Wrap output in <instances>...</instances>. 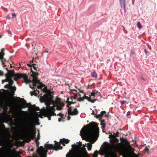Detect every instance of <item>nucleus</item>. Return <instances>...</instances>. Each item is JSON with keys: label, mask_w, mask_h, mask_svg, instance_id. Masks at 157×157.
Returning a JSON list of instances; mask_svg holds the SVG:
<instances>
[{"label": "nucleus", "mask_w": 157, "mask_h": 157, "mask_svg": "<svg viewBox=\"0 0 157 157\" xmlns=\"http://www.w3.org/2000/svg\"><path fill=\"white\" fill-rule=\"evenodd\" d=\"M53 96L52 94L45 95V97L43 98V101L45 102L46 105V109L44 107L43 109H44V116L47 117L49 120H51V117L52 116L56 115L54 113L56 107L57 110H61L64 106V103L61 101L60 99L57 98L55 101L53 100Z\"/></svg>", "instance_id": "nucleus-1"}, {"label": "nucleus", "mask_w": 157, "mask_h": 157, "mask_svg": "<svg viewBox=\"0 0 157 157\" xmlns=\"http://www.w3.org/2000/svg\"><path fill=\"white\" fill-rule=\"evenodd\" d=\"M99 133L98 127L94 126L83 127L80 132V135L83 139L89 141L93 139H97L99 136Z\"/></svg>", "instance_id": "nucleus-2"}, {"label": "nucleus", "mask_w": 157, "mask_h": 157, "mask_svg": "<svg viewBox=\"0 0 157 157\" xmlns=\"http://www.w3.org/2000/svg\"><path fill=\"white\" fill-rule=\"evenodd\" d=\"M113 150H100L99 154L104 155V157H118ZM122 155L123 157H138L134 153L133 150H130L127 151H123Z\"/></svg>", "instance_id": "nucleus-3"}, {"label": "nucleus", "mask_w": 157, "mask_h": 157, "mask_svg": "<svg viewBox=\"0 0 157 157\" xmlns=\"http://www.w3.org/2000/svg\"><path fill=\"white\" fill-rule=\"evenodd\" d=\"M38 120V117H31L29 120V124L26 123L24 125L21 127L22 130V135L23 138L27 140H28L29 142L31 138V136L29 134L30 131V127L31 126L34 124L39 125L36 124V122Z\"/></svg>", "instance_id": "nucleus-4"}, {"label": "nucleus", "mask_w": 157, "mask_h": 157, "mask_svg": "<svg viewBox=\"0 0 157 157\" xmlns=\"http://www.w3.org/2000/svg\"><path fill=\"white\" fill-rule=\"evenodd\" d=\"M5 76L6 77V78L5 80H2V83H3L5 82H8L9 80V78H10V77H14V79L15 81H17L18 79L21 78H23L24 82H25L26 84H28L31 82V80L28 79L27 76L26 75L23 74L19 73L15 74L14 73V72L11 71L6 74Z\"/></svg>", "instance_id": "nucleus-5"}, {"label": "nucleus", "mask_w": 157, "mask_h": 157, "mask_svg": "<svg viewBox=\"0 0 157 157\" xmlns=\"http://www.w3.org/2000/svg\"><path fill=\"white\" fill-rule=\"evenodd\" d=\"M83 94V97H81V95L79 94V98L78 99V101H83L85 99H86L88 101L91 102V103H94L96 101L95 99H93L94 98L95 96H99L100 93L98 92V91L96 90H94L91 93V95L90 97H88L86 96L83 93H82Z\"/></svg>", "instance_id": "nucleus-6"}, {"label": "nucleus", "mask_w": 157, "mask_h": 157, "mask_svg": "<svg viewBox=\"0 0 157 157\" xmlns=\"http://www.w3.org/2000/svg\"><path fill=\"white\" fill-rule=\"evenodd\" d=\"M45 147L47 149H51L53 148L54 150H56L61 149L63 147L62 146L60 145V144L58 142L55 145H53L52 144L48 145L47 144H45Z\"/></svg>", "instance_id": "nucleus-7"}, {"label": "nucleus", "mask_w": 157, "mask_h": 157, "mask_svg": "<svg viewBox=\"0 0 157 157\" xmlns=\"http://www.w3.org/2000/svg\"><path fill=\"white\" fill-rule=\"evenodd\" d=\"M37 75V73L36 72H33L32 77L33 79L32 80L33 86V87L36 86L37 84L39 83V81L36 78Z\"/></svg>", "instance_id": "nucleus-8"}, {"label": "nucleus", "mask_w": 157, "mask_h": 157, "mask_svg": "<svg viewBox=\"0 0 157 157\" xmlns=\"http://www.w3.org/2000/svg\"><path fill=\"white\" fill-rule=\"evenodd\" d=\"M68 115H75L78 114V111L76 108H75L73 111H72L69 108L68 110Z\"/></svg>", "instance_id": "nucleus-9"}, {"label": "nucleus", "mask_w": 157, "mask_h": 157, "mask_svg": "<svg viewBox=\"0 0 157 157\" xmlns=\"http://www.w3.org/2000/svg\"><path fill=\"white\" fill-rule=\"evenodd\" d=\"M43 147H41L39 148L37 151L38 152L39 154L40 157H46V153L43 151Z\"/></svg>", "instance_id": "nucleus-10"}, {"label": "nucleus", "mask_w": 157, "mask_h": 157, "mask_svg": "<svg viewBox=\"0 0 157 157\" xmlns=\"http://www.w3.org/2000/svg\"><path fill=\"white\" fill-rule=\"evenodd\" d=\"M75 99L73 97H71L70 98H68L67 99V106L68 107H69V106L71 105V104H74L75 102L73 101Z\"/></svg>", "instance_id": "nucleus-11"}, {"label": "nucleus", "mask_w": 157, "mask_h": 157, "mask_svg": "<svg viewBox=\"0 0 157 157\" xmlns=\"http://www.w3.org/2000/svg\"><path fill=\"white\" fill-rule=\"evenodd\" d=\"M77 154H80L82 156H84L83 154L79 152L78 151H77L74 153H68L66 155V157H72L74 155H77Z\"/></svg>", "instance_id": "nucleus-12"}, {"label": "nucleus", "mask_w": 157, "mask_h": 157, "mask_svg": "<svg viewBox=\"0 0 157 157\" xmlns=\"http://www.w3.org/2000/svg\"><path fill=\"white\" fill-rule=\"evenodd\" d=\"M120 2L121 4V8H123L124 12H126L125 0H120Z\"/></svg>", "instance_id": "nucleus-13"}, {"label": "nucleus", "mask_w": 157, "mask_h": 157, "mask_svg": "<svg viewBox=\"0 0 157 157\" xmlns=\"http://www.w3.org/2000/svg\"><path fill=\"white\" fill-rule=\"evenodd\" d=\"M6 106H10L11 108H14L15 107V105L9 101H6Z\"/></svg>", "instance_id": "nucleus-14"}, {"label": "nucleus", "mask_w": 157, "mask_h": 157, "mask_svg": "<svg viewBox=\"0 0 157 157\" xmlns=\"http://www.w3.org/2000/svg\"><path fill=\"white\" fill-rule=\"evenodd\" d=\"M30 93L31 95H34L35 96H37V94H39V91L37 90H34L33 91L31 92Z\"/></svg>", "instance_id": "nucleus-15"}, {"label": "nucleus", "mask_w": 157, "mask_h": 157, "mask_svg": "<svg viewBox=\"0 0 157 157\" xmlns=\"http://www.w3.org/2000/svg\"><path fill=\"white\" fill-rule=\"evenodd\" d=\"M37 88L38 89H43L44 91H45L46 90V88L42 84H41L37 86Z\"/></svg>", "instance_id": "nucleus-16"}, {"label": "nucleus", "mask_w": 157, "mask_h": 157, "mask_svg": "<svg viewBox=\"0 0 157 157\" xmlns=\"http://www.w3.org/2000/svg\"><path fill=\"white\" fill-rule=\"evenodd\" d=\"M12 147V146H8L5 150V152L7 153H10L11 151V148Z\"/></svg>", "instance_id": "nucleus-17"}, {"label": "nucleus", "mask_w": 157, "mask_h": 157, "mask_svg": "<svg viewBox=\"0 0 157 157\" xmlns=\"http://www.w3.org/2000/svg\"><path fill=\"white\" fill-rule=\"evenodd\" d=\"M36 146L38 147V148L37 149V150H36V151H37V153L39 155V156H40V157L39 154V153L38 152H37V151L38 150V149H39V148L40 147H42V146H40L39 147V143L37 141H36ZM43 148V151L45 153H46V152H45L44 151V149Z\"/></svg>", "instance_id": "nucleus-18"}, {"label": "nucleus", "mask_w": 157, "mask_h": 157, "mask_svg": "<svg viewBox=\"0 0 157 157\" xmlns=\"http://www.w3.org/2000/svg\"><path fill=\"white\" fill-rule=\"evenodd\" d=\"M106 113L105 111H102L101 113L97 115V117L98 118L101 117L104 114H105Z\"/></svg>", "instance_id": "nucleus-19"}, {"label": "nucleus", "mask_w": 157, "mask_h": 157, "mask_svg": "<svg viewBox=\"0 0 157 157\" xmlns=\"http://www.w3.org/2000/svg\"><path fill=\"white\" fill-rule=\"evenodd\" d=\"M13 77H10V78H9V80H8V82L9 83V84L10 85H12L13 84V81L11 79V78Z\"/></svg>", "instance_id": "nucleus-20"}, {"label": "nucleus", "mask_w": 157, "mask_h": 157, "mask_svg": "<svg viewBox=\"0 0 157 157\" xmlns=\"http://www.w3.org/2000/svg\"><path fill=\"white\" fill-rule=\"evenodd\" d=\"M91 75L92 77L94 78H96L97 77V75L95 71L91 72Z\"/></svg>", "instance_id": "nucleus-21"}, {"label": "nucleus", "mask_w": 157, "mask_h": 157, "mask_svg": "<svg viewBox=\"0 0 157 157\" xmlns=\"http://www.w3.org/2000/svg\"><path fill=\"white\" fill-rule=\"evenodd\" d=\"M92 147V145L90 143H87V148L88 150L90 151L91 150Z\"/></svg>", "instance_id": "nucleus-22"}, {"label": "nucleus", "mask_w": 157, "mask_h": 157, "mask_svg": "<svg viewBox=\"0 0 157 157\" xmlns=\"http://www.w3.org/2000/svg\"><path fill=\"white\" fill-rule=\"evenodd\" d=\"M136 25L137 27L139 29H140L142 28V25L140 22H138L137 23Z\"/></svg>", "instance_id": "nucleus-23"}, {"label": "nucleus", "mask_w": 157, "mask_h": 157, "mask_svg": "<svg viewBox=\"0 0 157 157\" xmlns=\"http://www.w3.org/2000/svg\"><path fill=\"white\" fill-rule=\"evenodd\" d=\"M61 141L63 143H67L69 142V140L67 139H62V140Z\"/></svg>", "instance_id": "nucleus-24"}, {"label": "nucleus", "mask_w": 157, "mask_h": 157, "mask_svg": "<svg viewBox=\"0 0 157 157\" xmlns=\"http://www.w3.org/2000/svg\"><path fill=\"white\" fill-rule=\"evenodd\" d=\"M72 157H84V156H82L80 154H77L76 155H74Z\"/></svg>", "instance_id": "nucleus-25"}, {"label": "nucleus", "mask_w": 157, "mask_h": 157, "mask_svg": "<svg viewBox=\"0 0 157 157\" xmlns=\"http://www.w3.org/2000/svg\"><path fill=\"white\" fill-rule=\"evenodd\" d=\"M98 155V151H95L94 154L93 156L94 157H97Z\"/></svg>", "instance_id": "nucleus-26"}, {"label": "nucleus", "mask_w": 157, "mask_h": 157, "mask_svg": "<svg viewBox=\"0 0 157 157\" xmlns=\"http://www.w3.org/2000/svg\"><path fill=\"white\" fill-rule=\"evenodd\" d=\"M15 119L18 122H20L21 121V118L19 117H16Z\"/></svg>", "instance_id": "nucleus-27"}, {"label": "nucleus", "mask_w": 157, "mask_h": 157, "mask_svg": "<svg viewBox=\"0 0 157 157\" xmlns=\"http://www.w3.org/2000/svg\"><path fill=\"white\" fill-rule=\"evenodd\" d=\"M1 59V62L2 63V64L3 65H4V62L6 61V59H4L3 58L2 59Z\"/></svg>", "instance_id": "nucleus-28"}, {"label": "nucleus", "mask_w": 157, "mask_h": 157, "mask_svg": "<svg viewBox=\"0 0 157 157\" xmlns=\"http://www.w3.org/2000/svg\"><path fill=\"white\" fill-rule=\"evenodd\" d=\"M40 139V134L39 132L38 133L37 137L35 139V140L36 141H38Z\"/></svg>", "instance_id": "nucleus-29"}, {"label": "nucleus", "mask_w": 157, "mask_h": 157, "mask_svg": "<svg viewBox=\"0 0 157 157\" xmlns=\"http://www.w3.org/2000/svg\"><path fill=\"white\" fill-rule=\"evenodd\" d=\"M9 84H7L5 86L4 88H8L9 87Z\"/></svg>", "instance_id": "nucleus-30"}, {"label": "nucleus", "mask_w": 157, "mask_h": 157, "mask_svg": "<svg viewBox=\"0 0 157 157\" xmlns=\"http://www.w3.org/2000/svg\"><path fill=\"white\" fill-rule=\"evenodd\" d=\"M16 87L15 86H13L11 87V90L14 91H15L16 90Z\"/></svg>", "instance_id": "nucleus-31"}, {"label": "nucleus", "mask_w": 157, "mask_h": 157, "mask_svg": "<svg viewBox=\"0 0 157 157\" xmlns=\"http://www.w3.org/2000/svg\"><path fill=\"white\" fill-rule=\"evenodd\" d=\"M12 17L13 18H15L16 17V15L14 13H13L12 14Z\"/></svg>", "instance_id": "nucleus-32"}, {"label": "nucleus", "mask_w": 157, "mask_h": 157, "mask_svg": "<svg viewBox=\"0 0 157 157\" xmlns=\"http://www.w3.org/2000/svg\"><path fill=\"white\" fill-rule=\"evenodd\" d=\"M125 102V101H121V105H123Z\"/></svg>", "instance_id": "nucleus-33"}, {"label": "nucleus", "mask_w": 157, "mask_h": 157, "mask_svg": "<svg viewBox=\"0 0 157 157\" xmlns=\"http://www.w3.org/2000/svg\"><path fill=\"white\" fill-rule=\"evenodd\" d=\"M13 157H21L17 155H15L13 156Z\"/></svg>", "instance_id": "nucleus-34"}, {"label": "nucleus", "mask_w": 157, "mask_h": 157, "mask_svg": "<svg viewBox=\"0 0 157 157\" xmlns=\"http://www.w3.org/2000/svg\"><path fill=\"white\" fill-rule=\"evenodd\" d=\"M130 111H128L127 113V115L128 116V115H129L130 114Z\"/></svg>", "instance_id": "nucleus-35"}, {"label": "nucleus", "mask_w": 157, "mask_h": 157, "mask_svg": "<svg viewBox=\"0 0 157 157\" xmlns=\"http://www.w3.org/2000/svg\"><path fill=\"white\" fill-rule=\"evenodd\" d=\"M70 115H69L67 117V120H69L71 119V117L69 116Z\"/></svg>", "instance_id": "nucleus-36"}, {"label": "nucleus", "mask_w": 157, "mask_h": 157, "mask_svg": "<svg viewBox=\"0 0 157 157\" xmlns=\"http://www.w3.org/2000/svg\"><path fill=\"white\" fill-rule=\"evenodd\" d=\"M3 74V73L2 71H0V75H2Z\"/></svg>", "instance_id": "nucleus-37"}, {"label": "nucleus", "mask_w": 157, "mask_h": 157, "mask_svg": "<svg viewBox=\"0 0 157 157\" xmlns=\"http://www.w3.org/2000/svg\"><path fill=\"white\" fill-rule=\"evenodd\" d=\"M125 143L127 144H129V143H128V141L127 140H126Z\"/></svg>", "instance_id": "nucleus-38"}, {"label": "nucleus", "mask_w": 157, "mask_h": 157, "mask_svg": "<svg viewBox=\"0 0 157 157\" xmlns=\"http://www.w3.org/2000/svg\"><path fill=\"white\" fill-rule=\"evenodd\" d=\"M6 18L8 19H9L10 18V16L9 15H8L6 16Z\"/></svg>", "instance_id": "nucleus-39"}, {"label": "nucleus", "mask_w": 157, "mask_h": 157, "mask_svg": "<svg viewBox=\"0 0 157 157\" xmlns=\"http://www.w3.org/2000/svg\"><path fill=\"white\" fill-rule=\"evenodd\" d=\"M5 51V49L4 48H2L1 49V51L2 52H4V51Z\"/></svg>", "instance_id": "nucleus-40"}, {"label": "nucleus", "mask_w": 157, "mask_h": 157, "mask_svg": "<svg viewBox=\"0 0 157 157\" xmlns=\"http://www.w3.org/2000/svg\"><path fill=\"white\" fill-rule=\"evenodd\" d=\"M33 68L34 69H35L36 70V67H35V66H33Z\"/></svg>", "instance_id": "nucleus-41"}, {"label": "nucleus", "mask_w": 157, "mask_h": 157, "mask_svg": "<svg viewBox=\"0 0 157 157\" xmlns=\"http://www.w3.org/2000/svg\"><path fill=\"white\" fill-rule=\"evenodd\" d=\"M61 121V120L60 118H59L58 119V121L59 122H60Z\"/></svg>", "instance_id": "nucleus-42"}, {"label": "nucleus", "mask_w": 157, "mask_h": 157, "mask_svg": "<svg viewBox=\"0 0 157 157\" xmlns=\"http://www.w3.org/2000/svg\"><path fill=\"white\" fill-rule=\"evenodd\" d=\"M48 52H47V51H44L43 52V54H44L45 53H47Z\"/></svg>", "instance_id": "nucleus-43"}, {"label": "nucleus", "mask_w": 157, "mask_h": 157, "mask_svg": "<svg viewBox=\"0 0 157 157\" xmlns=\"http://www.w3.org/2000/svg\"><path fill=\"white\" fill-rule=\"evenodd\" d=\"M39 109V108L38 107H37L36 108V110H38Z\"/></svg>", "instance_id": "nucleus-44"}, {"label": "nucleus", "mask_w": 157, "mask_h": 157, "mask_svg": "<svg viewBox=\"0 0 157 157\" xmlns=\"http://www.w3.org/2000/svg\"><path fill=\"white\" fill-rule=\"evenodd\" d=\"M144 52L145 54H147V51H146V49L144 50Z\"/></svg>", "instance_id": "nucleus-45"}, {"label": "nucleus", "mask_w": 157, "mask_h": 157, "mask_svg": "<svg viewBox=\"0 0 157 157\" xmlns=\"http://www.w3.org/2000/svg\"><path fill=\"white\" fill-rule=\"evenodd\" d=\"M146 151L147 152H148V149H146Z\"/></svg>", "instance_id": "nucleus-46"}, {"label": "nucleus", "mask_w": 157, "mask_h": 157, "mask_svg": "<svg viewBox=\"0 0 157 157\" xmlns=\"http://www.w3.org/2000/svg\"><path fill=\"white\" fill-rule=\"evenodd\" d=\"M101 125L103 126V127H105V124H101Z\"/></svg>", "instance_id": "nucleus-47"}, {"label": "nucleus", "mask_w": 157, "mask_h": 157, "mask_svg": "<svg viewBox=\"0 0 157 157\" xmlns=\"http://www.w3.org/2000/svg\"><path fill=\"white\" fill-rule=\"evenodd\" d=\"M134 52L133 51H132V52H131V54H133L134 53Z\"/></svg>", "instance_id": "nucleus-48"}, {"label": "nucleus", "mask_w": 157, "mask_h": 157, "mask_svg": "<svg viewBox=\"0 0 157 157\" xmlns=\"http://www.w3.org/2000/svg\"><path fill=\"white\" fill-rule=\"evenodd\" d=\"M124 94H125V95H126V93L125 92H124Z\"/></svg>", "instance_id": "nucleus-49"}, {"label": "nucleus", "mask_w": 157, "mask_h": 157, "mask_svg": "<svg viewBox=\"0 0 157 157\" xmlns=\"http://www.w3.org/2000/svg\"><path fill=\"white\" fill-rule=\"evenodd\" d=\"M61 113H59V114H58V115H61Z\"/></svg>", "instance_id": "nucleus-50"}, {"label": "nucleus", "mask_w": 157, "mask_h": 157, "mask_svg": "<svg viewBox=\"0 0 157 157\" xmlns=\"http://www.w3.org/2000/svg\"><path fill=\"white\" fill-rule=\"evenodd\" d=\"M155 92H156V93H157V90H156V91H155Z\"/></svg>", "instance_id": "nucleus-51"}, {"label": "nucleus", "mask_w": 157, "mask_h": 157, "mask_svg": "<svg viewBox=\"0 0 157 157\" xmlns=\"http://www.w3.org/2000/svg\"><path fill=\"white\" fill-rule=\"evenodd\" d=\"M30 87L32 89H33V87Z\"/></svg>", "instance_id": "nucleus-52"}, {"label": "nucleus", "mask_w": 157, "mask_h": 157, "mask_svg": "<svg viewBox=\"0 0 157 157\" xmlns=\"http://www.w3.org/2000/svg\"><path fill=\"white\" fill-rule=\"evenodd\" d=\"M25 112L26 113H27V111H25Z\"/></svg>", "instance_id": "nucleus-53"}, {"label": "nucleus", "mask_w": 157, "mask_h": 157, "mask_svg": "<svg viewBox=\"0 0 157 157\" xmlns=\"http://www.w3.org/2000/svg\"><path fill=\"white\" fill-rule=\"evenodd\" d=\"M142 79L143 80H144V79L143 78H142Z\"/></svg>", "instance_id": "nucleus-54"}, {"label": "nucleus", "mask_w": 157, "mask_h": 157, "mask_svg": "<svg viewBox=\"0 0 157 157\" xmlns=\"http://www.w3.org/2000/svg\"><path fill=\"white\" fill-rule=\"evenodd\" d=\"M35 135H34V136H35Z\"/></svg>", "instance_id": "nucleus-55"}]
</instances>
